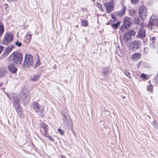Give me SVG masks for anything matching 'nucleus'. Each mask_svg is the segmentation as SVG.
<instances>
[{"mask_svg": "<svg viewBox=\"0 0 158 158\" xmlns=\"http://www.w3.org/2000/svg\"><path fill=\"white\" fill-rule=\"evenodd\" d=\"M40 65V63L39 62H37L36 64H35V66H34V68H36L38 67Z\"/></svg>", "mask_w": 158, "mask_h": 158, "instance_id": "obj_42", "label": "nucleus"}, {"mask_svg": "<svg viewBox=\"0 0 158 158\" xmlns=\"http://www.w3.org/2000/svg\"><path fill=\"white\" fill-rule=\"evenodd\" d=\"M120 24V22L119 21H118L117 23H114L112 24L111 25V27L115 29H117L118 28V27H119Z\"/></svg>", "mask_w": 158, "mask_h": 158, "instance_id": "obj_25", "label": "nucleus"}, {"mask_svg": "<svg viewBox=\"0 0 158 158\" xmlns=\"http://www.w3.org/2000/svg\"><path fill=\"white\" fill-rule=\"evenodd\" d=\"M7 96L9 98H10L9 97V95L7 94Z\"/></svg>", "mask_w": 158, "mask_h": 158, "instance_id": "obj_49", "label": "nucleus"}, {"mask_svg": "<svg viewBox=\"0 0 158 158\" xmlns=\"http://www.w3.org/2000/svg\"><path fill=\"white\" fill-rule=\"evenodd\" d=\"M139 14L141 19H144L147 15V9L145 6L142 5L139 8Z\"/></svg>", "mask_w": 158, "mask_h": 158, "instance_id": "obj_5", "label": "nucleus"}, {"mask_svg": "<svg viewBox=\"0 0 158 158\" xmlns=\"http://www.w3.org/2000/svg\"><path fill=\"white\" fill-rule=\"evenodd\" d=\"M3 85V83L0 82V87L2 86Z\"/></svg>", "mask_w": 158, "mask_h": 158, "instance_id": "obj_48", "label": "nucleus"}, {"mask_svg": "<svg viewBox=\"0 0 158 158\" xmlns=\"http://www.w3.org/2000/svg\"><path fill=\"white\" fill-rule=\"evenodd\" d=\"M14 48V46L10 44H9L7 48H6L5 52L2 56V58H4L10 53Z\"/></svg>", "mask_w": 158, "mask_h": 158, "instance_id": "obj_11", "label": "nucleus"}, {"mask_svg": "<svg viewBox=\"0 0 158 158\" xmlns=\"http://www.w3.org/2000/svg\"><path fill=\"white\" fill-rule=\"evenodd\" d=\"M141 76L142 77H143L144 79H146V77H147V75L146 74H145L142 73V74H141Z\"/></svg>", "mask_w": 158, "mask_h": 158, "instance_id": "obj_41", "label": "nucleus"}, {"mask_svg": "<svg viewBox=\"0 0 158 158\" xmlns=\"http://www.w3.org/2000/svg\"><path fill=\"white\" fill-rule=\"evenodd\" d=\"M3 6L4 8L6 10V11L9 10V6L7 4H4L3 5Z\"/></svg>", "mask_w": 158, "mask_h": 158, "instance_id": "obj_32", "label": "nucleus"}, {"mask_svg": "<svg viewBox=\"0 0 158 158\" xmlns=\"http://www.w3.org/2000/svg\"><path fill=\"white\" fill-rule=\"evenodd\" d=\"M16 111L17 112L18 114L19 115H21L22 113V109L20 107V106H18L14 107Z\"/></svg>", "mask_w": 158, "mask_h": 158, "instance_id": "obj_22", "label": "nucleus"}, {"mask_svg": "<svg viewBox=\"0 0 158 158\" xmlns=\"http://www.w3.org/2000/svg\"><path fill=\"white\" fill-rule=\"evenodd\" d=\"M4 31L3 23L0 22V36L1 37Z\"/></svg>", "mask_w": 158, "mask_h": 158, "instance_id": "obj_23", "label": "nucleus"}, {"mask_svg": "<svg viewBox=\"0 0 158 158\" xmlns=\"http://www.w3.org/2000/svg\"><path fill=\"white\" fill-rule=\"evenodd\" d=\"M33 65V57L30 55L26 54L24 57V60L22 66L25 67H29Z\"/></svg>", "mask_w": 158, "mask_h": 158, "instance_id": "obj_2", "label": "nucleus"}, {"mask_svg": "<svg viewBox=\"0 0 158 158\" xmlns=\"http://www.w3.org/2000/svg\"><path fill=\"white\" fill-rule=\"evenodd\" d=\"M135 13V10H133L130 11V14L131 15H133Z\"/></svg>", "mask_w": 158, "mask_h": 158, "instance_id": "obj_40", "label": "nucleus"}, {"mask_svg": "<svg viewBox=\"0 0 158 158\" xmlns=\"http://www.w3.org/2000/svg\"><path fill=\"white\" fill-rule=\"evenodd\" d=\"M116 52L119 56H122L121 50L118 47V48L116 49Z\"/></svg>", "mask_w": 158, "mask_h": 158, "instance_id": "obj_28", "label": "nucleus"}, {"mask_svg": "<svg viewBox=\"0 0 158 158\" xmlns=\"http://www.w3.org/2000/svg\"><path fill=\"white\" fill-rule=\"evenodd\" d=\"M3 48H4L3 47L0 46V54L2 52Z\"/></svg>", "mask_w": 158, "mask_h": 158, "instance_id": "obj_44", "label": "nucleus"}, {"mask_svg": "<svg viewBox=\"0 0 158 158\" xmlns=\"http://www.w3.org/2000/svg\"><path fill=\"white\" fill-rule=\"evenodd\" d=\"M128 33L129 34V35L131 36H133L135 35V32L134 31L131 30L130 31H127Z\"/></svg>", "mask_w": 158, "mask_h": 158, "instance_id": "obj_27", "label": "nucleus"}, {"mask_svg": "<svg viewBox=\"0 0 158 158\" xmlns=\"http://www.w3.org/2000/svg\"><path fill=\"white\" fill-rule=\"evenodd\" d=\"M44 136L45 137L48 138V139H49L50 140H51L52 141L54 142V139L52 138V137L48 135H47V134H44Z\"/></svg>", "mask_w": 158, "mask_h": 158, "instance_id": "obj_26", "label": "nucleus"}, {"mask_svg": "<svg viewBox=\"0 0 158 158\" xmlns=\"http://www.w3.org/2000/svg\"><path fill=\"white\" fill-rule=\"evenodd\" d=\"M7 73V70L5 67H2L0 68V78L5 76Z\"/></svg>", "mask_w": 158, "mask_h": 158, "instance_id": "obj_16", "label": "nucleus"}, {"mask_svg": "<svg viewBox=\"0 0 158 158\" xmlns=\"http://www.w3.org/2000/svg\"><path fill=\"white\" fill-rule=\"evenodd\" d=\"M111 71V70L108 67L103 68L102 69V72L104 77L109 76Z\"/></svg>", "mask_w": 158, "mask_h": 158, "instance_id": "obj_14", "label": "nucleus"}, {"mask_svg": "<svg viewBox=\"0 0 158 158\" xmlns=\"http://www.w3.org/2000/svg\"><path fill=\"white\" fill-rule=\"evenodd\" d=\"M152 125L154 126L155 128H157L158 127L157 123L156 121H154L152 123Z\"/></svg>", "mask_w": 158, "mask_h": 158, "instance_id": "obj_33", "label": "nucleus"}, {"mask_svg": "<svg viewBox=\"0 0 158 158\" xmlns=\"http://www.w3.org/2000/svg\"><path fill=\"white\" fill-rule=\"evenodd\" d=\"M97 6L101 10H103L102 5L101 4L98 3L97 4Z\"/></svg>", "mask_w": 158, "mask_h": 158, "instance_id": "obj_34", "label": "nucleus"}, {"mask_svg": "<svg viewBox=\"0 0 158 158\" xmlns=\"http://www.w3.org/2000/svg\"><path fill=\"white\" fill-rule=\"evenodd\" d=\"M141 56V55L139 53L137 52L132 55L131 56L133 60L135 61H137L138 59H140Z\"/></svg>", "mask_w": 158, "mask_h": 158, "instance_id": "obj_15", "label": "nucleus"}, {"mask_svg": "<svg viewBox=\"0 0 158 158\" xmlns=\"http://www.w3.org/2000/svg\"><path fill=\"white\" fill-rule=\"evenodd\" d=\"M125 75L129 77V78L131 79V74L128 72V70H126L125 71Z\"/></svg>", "mask_w": 158, "mask_h": 158, "instance_id": "obj_30", "label": "nucleus"}, {"mask_svg": "<svg viewBox=\"0 0 158 158\" xmlns=\"http://www.w3.org/2000/svg\"><path fill=\"white\" fill-rule=\"evenodd\" d=\"M114 0H112V1H114Z\"/></svg>", "mask_w": 158, "mask_h": 158, "instance_id": "obj_52", "label": "nucleus"}, {"mask_svg": "<svg viewBox=\"0 0 158 158\" xmlns=\"http://www.w3.org/2000/svg\"><path fill=\"white\" fill-rule=\"evenodd\" d=\"M152 85L151 84H150V85L149 86L148 88V90H149V91L151 92L152 90V87H153Z\"/></svg>", "mask_w": 158, "mask_h": 158, "instance_id": "obj_37", "label": "nucleus"}, {"mask_svg": "<svg viewBox=\"0 0 158 158\" xmlns=\"http://www.w3.org/2000/svg\"><path fill=\"white\" fill-rule=\"evenodd\" d=\"M135 22L137 24H139V19H137L135 20Z\"/></svg>", "mask_w": 158, "mask_h": 158, "instance_id": "obj_45", "label": "nucleus"}, {"mask_svg": "<svg viewBox=\"0 0 158 158\" xmlns=\"http://www.w3.org/2000/svg\"><path fill=\"white\" fill-rule=\"evenodd\" d=\"M9 61L8 68L12 73H15L17 70L16 66L22 64L23 61V56L20 52H15L12 54L8 58Z\"/></svg>", "mask_w": 158, "mask_h": 158, "instance_id": "obj_1", "label": "nucleus"}, {"mask_svg": "<svg viewBox=\"0 0 158 158\" xmlns=\"http://www.w3.org/2000/svg\"><path fill=\"white\" fill-rule=\"evenodd\" d=\"M146 32L143 29L141 28L139 30L136 35V37L143 39L146 36Z\"/></svg>", "mask_w": 158, "mask_h": 158, "instance_id": "obj_10", "label": "nucleus"}, {"mask_svg": "<svg viewBox=\"0 0 158 158\" xmlns=\"http://www.w3.org/2000/svg\"><path fill=\"white\" fill-rule=\"evenodd\" d=\"M143 42H144V43H145V41L144 40H143Z\"/></svg>", "mask_w": 158, "mask_h": 158, "instance_id": "obj_50", "label": "nucleus"}, {"mask_svg": "<svg viewBox=\"0 0 158 158\" xmlns=\"http://www.w3.org/2000/svg\"><path fill=\"white\" fill-rule=\"evenodd\" d=\"M142 44V42L139 40H136L131 42V48L133 50H136L139 48Z\"/></svg>", "mask_w": 158, "mask_h": 158, "instance_id": "obj_8", "label": "nucleus"}, {"mask_svg": "<svg viewBox=\"0 0 158 158\" xmlns=\"http://www.w3.org/2000/svg\"><path fill=\"white\" fill-rule=\"evenodd\" d=\"M31 35L30 34H28V33L26 37L25 38V39L24 41L27 44H28L31 39Z\"/></svg>", "mask_w": 158, "mask_h": 158, "instance_id": "obj_21", "label": "nucleus"}, {"mask_svg": "<svg viewBox=\"0 0 158 158\" xmlns=\"http://www.w3.org/2000/svg\"><path fill=\"white\" fill-rule=\"evenodd\" d=\"M40 76V75L37 74L34 75V76L31 78V80L32 81H36L38 80Z\"/></svg>", "mask_w": 158, "mask_h": 158, "instance_id": "obj_24", "label": "nucleus"}, {"mask_svg": "<svg viewBox=\"0 0 158 158\" xmlns=\"http://www.w3.org/2000/svg\"><path fill=\"white\" fill-rule=\"evenodd\" d=\"M130 18L125 16L124 18L123 21V26L124 27L127 28L130 26L131 23L130 21Z\"/></svg>", "mask_w": 158, "mask_h": 158, "instance_id": "obj_13", "label": "nucleus"}, {"mask_svg": "<svg viewBox=\"0 0 158 158\" xmlns=\"http://www.w3.org/2000/svg\"><path fill=\"white\" fill-rule=\"evenodd\" d=\"M14 102L13 104L14 107L18 106H20L19 99L17 97H13Z\"/></svg>", "mask_w": 158, "mask_h": 158, "instance_id": "obj_18", "label": "nucleus"}, {"mask_svg": "<svg viewBox=\"0 0 158 158\" xmlns=\"http://www.w3.org/2000/svg\"><path fill=\"white\" fill-rule=\"evenodd\" d=\"M126 7L122 4V7L121 10L117 11L116 12V15L119 17H122L124 16L126 11Z\"/></svg>", "mask_w": 158, "mask_h": 158, "instance_id": "obj_12", "label": "nucleus"}, {"mask_svg": "<svg viewBox=\"0 0 158 158\" xmlns=\"http://www.w3.org/2000/svg\"><path fill=\"white\" fill-rule=\"evenodd\" d=\"M62 119L64 124L68 125L69 128H72L73 127V124L69 116H67L62 114Z\"/></svg>", "mask_w": 158, "mask_h": 158, "instance_id": "obj_6", "label": "nucleus"}, {"mask_svg": "<svg viewBox=\"0 0 158 158\" xmlns=\"http://www.w3.org/2000/svg\"><path fill=\"white\" fill-rule=\"evenodd\" d=\"M149 83H150V81H149Z\"/></svg>", "mask_w": 158, "mask_h": 158, "instance_id": "obj_51", "label": "nucleus"}, {"mask_svg": "<svg viewBox=\"0 0 158 158\" xmlns=\"http://www.w3.org/2000/svg\"><path fill=\"white\" fill-rule=\"evenodd\" d=\"M15 44L19 47H20L22 46V44L21 42H19L18 41H17L15 42Z\"/></svg>", "mask_w": 158, "mask_h": 158, "instance_id": "obj_35", "label": "nucleus"}, {"mask_svg": "<svg viewBox=\"0 0 158 158\" xmlns=\"http://www.w3.org/2000/svg\"><path fill=\"white\" fill-rule=\"evenodd\" d=\"M131 37L127 31H126L125 34L123 35V39L125 41H127L129 40H130Z\"/></svg>", "mask_w": 158, "mask_h": 158, "instance_id": "obj_20", "label": "nucleus"}, {"mask_svg": "<svg viewBox=\"0 0 158 158\" xmlns=\"http://www.w3.org/2000/svg\"><path fill=\"white\" fill-rule=\"evenodd\" d=\"M155 39L156 38L155 37H152L151 39V40L152 42V43L150 44V46H152V47L154 46L153 45L154 44L155 40Z\"/></svg>", "mask_w": 158, "mask_h": 158, "instance_id": "obj_31", "label": "nucleus"}, {"mask_svg": "<svg viewBox=\"0 0 158 158\" xmlns=\"http://www.w3.org/2000/svg\"><path fill=\"white\" fill-rule=\"evenodd\" d=\"M24 103H27L30 100L31 96L28 95L24 94L22 97Z\"/></svg>", "mask_w": 158, "mask_h": 158, "instance_id": "obj_17", "label": "nucleus"}, {"mask_svg": "<svg viewBox=\"0 0 158 158\" xmlns=\"http://www.w3.org/2000/svg\"><path fill=\"white\" fill-rule=\"evenodd\" d=\"M81 22L82 23V25L83 26L86 27L88 25V22L85 19L84 20H82Z\"/></svg>", "mask_w": 158, "mask_h": 158, "instance_id": "obj_29", "label": "nucleus"}, {"mask_svg": "<svg viewBox=\"0 0 158 158\" xmlns=\"http://www.w3.org/2000/svg\"><path fill=\"white\" fill-rule=\"evenodd\" d=\"M58 131L61 135H64V132L61 129H58Z\"/></svg>", "mask_w": 158, "mask_h": 158, "instance_id": "obj_39", "label": "nucleus"}, {"mask_svg": "<svg viewBox=\"0 0 158 158\" xmlns=\"http://www.w3.org/2000/svg\"><path fill=\"white\" fill-rule=\"evenodd\" d=\"M114 1L111 0L109 2H105L104 3L106 11L108 13H111L114 10V7L113 6Z\"/></svg>", "mask_w": 158, "mask_h": 158, "instance_id": "obj_7", "label": "nucleus"}, {"mask_svg": "<svg viewBox=\"0 0 158 158\" xmlns=\"http://www.w3.org/2000/svg\"><path fill=\"white\" fill-rule=\"evenodd\" d=\"M139 0H131V3L132 4H137Z\"/></svg>", "mask_w": 158, "mask_h": 158, "instance_id": "obj_38", "label": "nucleus"}, {"mask_svg": "<svg viewBox=\"0 0 158 158\" xmlns=\"http://www.w3.org/2000/svg\"><path fill=\"white\" fill-rule=\"evenodd\" d=\"M40 127H41L44 130L45 133L44 134H47L48 132V126L45 123H40Z\"/></svg>", "mask_w": 158, "mask_h": 158, "instance_id": "obj_19", "label": "nucleus"}, {"mask_svg": "<svg viewBox=\"0 0 158 158\" xmlns=\"http://www.w3.org/2000/svg\"><path fill=\"white\" fill-rule=\"evenodd\" d=\"M13 35L11 33H6L4 37V39L2 41L3 45H8L9 43L12 41L13 40Z\"/></svg>", "mask_w": 158, "mask_h": 158, "instance_id": "obj_3", "label": "nucleus"}, {"mask_svg": "<svg viewBox=\"0 0 158 158\" xmlns=\"http://www.w3.org/2000/svg\"><path fill=\"white\" fill-rule=\"evenodd\" d=\"M7 1L9 2H15L17 1L18 0H7Z\"/></svg>", "mask_w": 158, "mask_h": 158, "instance_id": "obj_46", "label": "nucleus"}, {"mask_svg": "<svg viewBox=\"0 0 158 158\" xmlns=\"http://www.w3.org/2000/svg\"><path fill=\"white\" fill-rule=\"evenodd\" d=\"M34 109L35 110L36 112L40 116H43V109L38 103L35 102L33 104Z\"/></svg>", "mask_w": 158, "mask_h": 158, "instance_id": "obj_4", "label": "nucleus"}, {"mask_svg": "<svg viewBox=\"0 0 158 158\" xmlns=\"http://www.w3.org/2000/svg\"><path fill=\"white\" fill-rule=\"evenodd\" d=\"M148 48H147L145 47L144 49V53H147Z\"/></svg>", "mask_w": 158, "mask_h": 158, "instance_id": "obj_43", "label": "nucleus"}, {"mask_svg": "<svg viewBox=\"0 0 158 158\" xmlns=\"http://www.w3.org/2000/svg\"><path fill=\"white\" fill-rule=\"evenodd\" d=\"M111 17L114 21H115L117 20V19L115 15L113 14H111Z\"/></svg>", "mask_w": 158, "mask_h": 158, "instance_id": "obj_36", "label": "nucleus"}, {"mask_svg": "<svg viewBox=\"0 0 158 158\" xmlns=\"http://www.w3.org/2000/svg\"><path fill=\"white\" fill-rule=\"evenodd\" d=\"M61 156L62 158H66L65 156L63 155H61Z\"/></svg>", "mask_w": 158, "mask_h": 158, "instance_id": "obj_47", "label": "nucleus"}, {"mask_svg": "<svg viewBox=\"0 0 158 158\" xmlns=\"http://www.w3.org/2000/svg\"><path fill=\"white\" fill-rule=\"evenodd\" d=\"M154 16L152 15L151 16V20L148 21V23L147 25L148 26H149V27L151 29L153 28V27L155 26L156 25H157L156 21L157 20V18L156 17V18H154Z\"/></svg>", "mask_w": 158, "mask_h": 158, "instance_id": "obj_9", "label": "nucleus"}]
</instances>
